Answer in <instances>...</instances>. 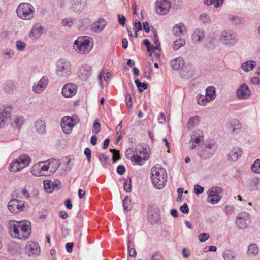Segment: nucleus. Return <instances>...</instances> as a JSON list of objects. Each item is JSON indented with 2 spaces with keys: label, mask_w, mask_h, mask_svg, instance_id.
<instances>
[{
  "label": "nucleus",
  "mask_w": 260,
  "mask_h": 260,
  "mask_svg": "<svg viewBox=\"0 0 260 260\" xmlns=\"http://www.w3.org/2000/svg\"><path fill=\"white\" fill-rule=\"evenodd\" d=\"M52 187H53V190L54 189L59 190L61 187V182L58 179L55 180L53 182H52Z\"/></svg>",
  "instance_id": "obj_64"
},
{
  "label": "nucleus",
  "mask_w": 260,
  "mask_h": 260,
  "mask_svg": "<svg viewBox=\"0 0 260 260\" xmlns=\"http://www.w3.org/2000/svg\"><path fill=\"white\" fill-rule=\"evenodd\" d=\"M251 95V90L245 83L241 84L236 91V95L239 100H247Z\"/></svg>",
  "instance_id": "obj_16"
},
{
  "label": "nucleus",
  "mask_w": 260,
  "mask_h": 260,
  "mask_svg": "<svg viewBox=\"0 0 260 260\" xmlns=\"http://www.w3.org/2000/svg\"><path fill=\"white\" fill-rule=\"evenodd\" d=\"M10 107H6L0 110V129L4 128L10 120L11 113L9 111Z\"/></svg>",
  "instance_id": "obj_19"
},
{
  "label": "nucleus",
  "mask_w": 260,
  "mask_h": 260,
  "mask_svg": "<svg viewBox=\"0 0 260 260\" xmlns=\"http://www.w3.org/2000/svg\"><path fill=\"white\" fill-rule=\"evenodd\" d=\"M198 155L201 159L205 160L210 158L213 155V153L202 146H199L198 149Z\"/></svg>",
  "instance_id": "obj_28"
},
{
  "label": "nucleus",
  "mask_w": 260,
  "mask_h": 260,
  "mask_svg": "<svg viewBox=\"0 0 260 260\" xmlns=\"http://www.w3.org/2000/svg\"><path fill=\"white\" fill-rule=\"evenodd\" d=\"M210 238V235L208 233H203L198 235V239L199 241L203 243L205 242Z\"/></svg>",
  "instance_id": "obj_60"
},
{
  "label": "nucleus",
  "mask_w": 260,
  "mask_h": 260,
  "mask_svg": "<svg viewBox=\"0 0 260 260\" xmlns=\"http://www.w3.org/2000/svg\"><path fill=\"white\" fill-rule=\"evenodd\" d=\"M24 123L23 118L21 116H17L15 117L11 123L12 127L17 130L20 129Z\"/></svg>",
  "instance_id": "obj_35"
},
{
  "label": "nucleus",
  "mask_w": 260,
  "mask_h": 260,
  "mask_svg": "<svg viewBox=\"0 0 260 260\" xmlns=\"http://www.w3.org/2000/svg\"><path fill=\"white\" fill-rule=\"evenodd\" d=\"M205 36V31L202 28H197L192 35V42L195 44H199L203 40Z\"/></svg>",
  "instance_id": "obj_25"
},
{
  "label": "nucleus",
  "mask_w": 260,
  "mask_h": 260,
  "mask_svg": "<svg viewBox=\"0 0 260 260\" xmlns=\"http://www.w3.org/2000/svg\"><path fill=\"white\" fill-rule=\"evenodd\" d=\"M125 103L127 108L130 109L132 108L133 104L132 101V97L129 93H126L125 96Z\"/></svg>",
  "instance_id": "obj_62"
},
{
  "label": "nucleus",
  "mask_w": 260,
  "mask_h": 260,
  "mask_svg": "<svg viewBox=\"0 0 260 260\" xmlns=\"http://www.w3.org/2000/svg\"><path fill=\"white\" fill-rule=\"evenodd\" d=\"M223 1L224 0H204V3L207 5H213L214 7L218 8L222 5Z\"/></svg>",
  "instance_id": "obj_42"
},
{
  "label": "nucleus",
  "mask_w": 260,
  "mask_h": 260,
  "mask_svg": "<svg viewBox=\"0 0 260 260\" xmlns=\"http://www.w3.org/2000/svg\"><path fill=\"white\" fill-rule=\"evenodd\" d=\"M160 220V216L156 213L152 214L151 216L149 217V220L152 224H156L158 223Z\"/></svg>",
  "instance_id": "obj_49"
},
{
  "label": "nucleus",
  "mask_w": 260,
  "mask_h": 260,
  "mask_svg": "<svg viewBox=\"0 0 260 260\" xmlns=\"http://www.w3.org/2000/svg\"><path fill=\"white\" fill-rule=\"evenodd\" d=\"M256 65V62L254 60H248L243 63L241 65L242 69L246 72H248L251 71Z\"/></svg>",
  "instance_id": "obj_33"
},
{
  "label": "nucleus",
  "mask_w": 260,
  "mask_h": 260,
  "mask_svg": "<svg viewBox=\"0 0 260 260\" xmlns=\"http://www.w3.org/2000/svg\"><path fill=\"white\" fill-rule=\"evenodd\" d=\"M123 206L124 209L126 211L131 210V198L128 196H126L123 201Z\"/></svg>",
  "instance_id": "obj_46"
},
{
  "label": "nucleus",
  "mask_w": 260,
  "mask_h": 260,
  "mask_svg": "<svg viewBox=\"0 0 260 260\" xmlns=\"http://www.w3.org/2000/svg\"><path fill=\"white\" fill-rule=\"evenodd\" d=\"M219 39L223 45L232 46L237 42V35L232 30H225L221 32Z\"/></svg>",
  "instance_id": "obj_10"
},
{
  "label": "nucleus",
  "mask_w": 260,
  "mask_h": 260,
  "mask_svg": "<svg viewBox=\"0 0 260 260\" xmlns=\"http://www.w3.org/2000/svg\"><path fill=\"white\" fill-rule=\"evenodd\" d=\"M155 5L156 13L161 15L167 14L171 7L170 3L168 0H157Z\"/></svg>",
  "instance_id": "obj_15"
},
{
  "label": "nucleus",
  "mask_w": 260,
  "mask_h": 260,
  "mask_svg": "<svg viewBox=\"0 0 260 260\" xmlns=\"http://www.w3.org/2000/svg\"><path fill=\"white\" fill-rule=\"evenodd\" d=\"M229 19L230 21L234 24H239L242 22V19L241 17L235 16V15H231L229 17Z\"/></svg>",
  "instance_id": "obj_54"
},
{
  "label": "nucleus",
  "mask_w": 260,
  "mask_h": 260,
  "mask_svg": "<svg viewBox=\"0 0 260 260\" xmlns=\"http://www.w3.org/2000/svg\"><path fill=\"white\" fill-rule=\"evenodd\" d=\"M135 83L139 91L142 92L146 90L147 88V85L145 83L141 82L139 79H136L135 81Z\"/></svg>",
  "instance_id": "obj_47"
},
{
  "label": "nucleus",
  "mask_w": 260,
  "mask_h": 260,
  "mask_svg": "<svg viewBox=\"0 0 260 260\" xmlns=\"http://www.w3.org/2000/svg\"><path fill=\"white\" fill-rule=\"evenodd\" d=\"M16 135L14 133H6L3 135V137L1 139L0 141L2 142H8L16 139Z\"/></svg>",
  "instance_id": "obj_40"
},
{
  "label": "nucleus",
  "mask_w": 260,
  "mask_h": 260,
  "mask_svg": "<svg viewBox=\"0 0 260 260\" xmlns=\"http://www.w3.org/2000/svg\"><path fill=\"white\" fill-rule=\"evenodd\" d=\"M203 141L204 136L203 132L200 130L194 131L189 142L190 144H191L190 149L192 150L194 149L197 146H199L200 143Z\"/></svg>",
  "instance_id": "obj_18"
},
{
  "label": "nucleus",
  "mask_w": 260,
  "mask_h": 260,
  "mask_svg": "<svg viewBox=\"0 0 260 260\" xmlns=\"http://www.w3.org/2000/svg\"><path fill=\"white\" fill-rule=\"evenodd\" d=\"M132 180L131 178H128L125 180L123 188L126 192H130L132 190Z\"/></svg>",
  "instance_id": "obj_50"
},
{
  "label": "nucleus",
  "mask_w": 260,
  "mask_h": 260,
  "mask_svg": "<svg viewBox=\"0 0 260 260\" xmlns=\"http://www.w3.org/2000/svg\"><path fill=\"white\" fill-rule=\"evenodd\" d=\"M59 166L55 159L48 160L45 162H39L33 165L31 173L35 177L49 176L54 173Z\"/></svg>",
  "instance_id": "obj_2"
},
{
  "label": "nucleus",
  "mask_w": 260,
  "mask_h": 260,
  "mask_svg": "<svg viewBox=\"0 0 260 260\" xmlns=\"http://www.w3.org/2000/svg\"><path fill=\"white\" fill-rule=\"evenodd\" d=\"M204 190V188L203 186H201V185H199L198 184H196L194 186V193L196 195H199L201 194L203 192Z\"/></svg>",
  "instance_id": "obj_63"
},
{
  "label": "nucleus",
  "mask_w": 260,
  "mask_h": 260,
  "mask_svg": "<svg viewBox=\"0 0 260 260\" xmlns=\"http://www.w3.org/2000/svg\"><path fill=\"white\" fill-rule=\"evenodd\" d=\"M44 31V27L40 24H36L34 26L31 30L29 36L30 37H40Z\"/></svg>",
  "instance_id": "obj_30"
},
{
  "label": "nucleus",
  "mask_w": 260,
  "mask_h": 260,
  "mask_svg": "<svg viewBox=\"0 0 260 260\" xmlns=\"http://www.w3.org/2000/svg\"><path fill=\"white\" fill-rule=\"evenodd\" d=\"M151 179L156 188L162 189L166 186L168 179L166 169L159 165H154L151 170Z\"/></svg>",
  "instance_id": "obj_4"
},
{
  "label": "nucleus",
  "mask_w": 260,
  "mask_h": 260,
  "mask_svg": "<svg viewBox=\"0 0 260 260\" xmlns=\"http://www.w3.org/2000/svg\"><path fill=\"white\" fill-rule=\"evenodd\" d=\"M127 159H129L133 165L142 166L149 159L150 155L146 148L142 147L139 149L129 148L125 152Z\"/></svg>",
  "instance_id": "obj_3"
},
{
  "label": "nucleus",
  "mask_w": 260,
  "mask_h": 260,
  "mask_svg": "<svg viewBox=\"0 0 260 260\" xmlns=\"http://www.w3.org/2000/svg\"><path fill=\"white\" fill-rule=\"evenodd\" d=\"M250 223V216L246 212L239 213L235 219V224L239 229H244L247 228Z\"/></svg>",
  "instance_id": "obj_12"
},
{
  "label": "nucleus",
  "mask_w": 260,
  "mask_h": 260,
  "mask_svg": "<svg viewBox=\"0 0 260 260\" xmlns=\"http://www.w3.org/2000/svg\"><path fill=\"white\" fill-rule=\"evenodd\" d=\"M107 25V22L104 18H99L91 25V30L95 33L102 32Z\"/></svg>",
  "instance_id": "obj_22"
},
{
  "label": "nucleus",
  "mask_w": 260,
  "mask_h": 260,
  "mask_svg": "<svg viewBox=\"0 0 260 260\" xmlns=\"http://www.w3.org/2000/svg\"><path fill=\"white\" fill-rule=\"evenodd\" d=\"M9 210L14 214L18 213L26 210V202L16 199H11L8 203Z\"/></svg>",
  "instance_id": "obj_11"
},
{
  "label": "nucleus",
  "mask_w": 260,
  "mask_h": 260,
  "mask_svg": "<svg viewBox=\"0 0 260 260\" xmlns=\"http://www.w3.org/2000/svg\"><path fill=\"white\" fill-rule=\"evenodd\" d=\"M48 83V78L46 76H43L37 83L34 84L32 91L37 94L41 93L46 88Z\"/></svg>",
  "instance_id": "obj_17"
},
{
  "label": "nucleus",
  "mask_w": 260,
  "mask_h": 260,
  "mask_svg": "<svg viewBox=\"0 0 260 260\" xmlns=\"http://www.w3.org/2000/svg\"><path fill=\"white\" fill-rule=\"evenodd\" d=\"M224 260H233L235 257V252L232 250H226L222 254Z\"/></svg>",
  "instance_id": "obj_41"
},
{
  "label": "nucleus",
  "mask_w": 260,
  "mask_h": 260,
  "mask_svg": "<svg viewBox=\"0 0 260 260\" xmlns=\"http://www.w3.org/2000/svg\"><path fill=\"white\" fill-rule=\"evenodd\" d=\"M62 24L64 26L71 27L74 25V21L72 18H66L62 20Z\"/></svg>",
  "instance_id": "obj_61"
},
{
  "label": "nucleus",
  "mask_w": 260,
  "mask_h": 260,
  "mask_svg": "<svg viewBox=\"0 0 260 260\" xmlns=\"http://www.w3.org/2000/svg\"><path fill=\"white\" fill-rule=\"evenodd\" d=\"M93 39L88 36H80L74 41V48L80 54L89 53L93 47Z\"/></svg>",
  "instance_id": "obj_5"
},
{
  "label": "nucleus",
  "mask_w": 260,
  "mask_h": 260,
  "mask_svg": "<svg viewBox=\"0 0 260 260\" xmlns=\"http://www.w3.org/2000/svg\"><path fill=\"white\" fill-rule=\"evenodd\" d=\"M17 16L21 19L29 20L34 16L35 8L29 3H23L18 5L16 9Z\"/></svg>",
  "instance_id": "obj_8"
},
{
  "label": "nucleus",
  "mask_w": 260,
  "mask_h": 260,
  "mask_svg": "<svg viewBox=\"0 0 260 260\" xmlns=\"http://www.w3.org/2000/svg\"><path fill=\"white\" fill-rule=\"evenodd\" d=\"M8 251L12 255H15L20 251V247L14 242H11L8 244Z\"/></svg>",
  "instance_id": "obj_34"
},
{
  "label": "nucleus",
  "mask_w": 260,
  "mask_h": 260,
  "mask_svg": "<svg viewBox=\"0 0 260 260\" xmlns=\"http://www.w3.org/2000/svg\"><path fill=\"white\" fill-rule=\"evenodd\" d=\"M92 68L91 66L84 64L78 69V76L82 81H87L91 76Z\"/></svg>",
  "instance_id": "obj_14"
},
{
  "label": "nucleus",
  "mask_w": 260,
  "mask_h": 260,
  "mask_svg": "<svg viewBox=\"0 0 260 260\" xmlns=\"http://www.w3.org/2000/svg\"><path fill=\"white\" fill-rule=\"evenodd\" d=\"M200 20L203 23H209L210 22V18L208 14H202L200 16Z\"/></svg>",
  "instance_id": "obj_59"
},
{
  "label": "nucleus",
  "mask_w": 260,
  "mask_h": 260,
  "mask_svg": "<svg viewBox=\"0 0 260 260\" xmlns=\"http://www.w3.org/2000/svg\"><path fill=\"white\" fill-rule=\"evenodd\" d=\"M144 44L146 46L148 52L150 53V56H151L152 54V51L154 50L153 49V45H151V43L148 39L144 40Z\"/></svg>",
  "instance_id": "obj_55"
},
{
  "label": "nucleus",
  "mask_w": 260,
  "mask_h": 260,
  "mask_svg": "<svg viewBox=\"0 0 260 260\" xmlns=\"http://www.w3.org/2000/svg\"><path fill=\"white\" fill-rule=\"evenodd\" d=\"M7 228L10 236L17 240H26L31 233V224L27 221L10 220L7 222Z\"/></svg>",
  "instance_id": "obj_1"
},
{
  "label": "nucleus",
  "mask_w": 260,
  "mask_h": 260,
  "mask_svg": "<svg viewBox=\"0 0 260 260\" xmlns=\"http://www.w3.org/2000/svg\"><path fill=\"white\" fill-rule=\"evenodd\" d=\"M204 147L213 154L215 153L217 148L216 144L213 140L205 142L204 144Z\"/></svg>",
  "instance_id": "obj_37"
},
{
  "label": "nucleus",
  "mask_w": 260,
  "mask_h": 260,
  "mask_svg": "<svg viewBox=\"0 0 260 260\" xmlns=\"http://www.w3.org/2000/svg\"><path fill=\"white\" fill-rule=\"evenodd\" d=\"M200 119L199 116H196L190 118L188 121V128L191 129L198 125L199 123Z\"/></svg>",
  "instance_id": "obj_38"
},
{
  "label": "nucleus",
  "mask_w": 260,
  "mask_h": 260,
  "mask_svg": "<svg viewBox=\"0 0 260 260\" xmlns=\"http://www.w3.org/2000/svg\"><path fill=\"white\" fill-rule=\"evenodd\" d=\"M101 131V125L98 120L94 121L92 127V132L94 134H97Z\"/></svg>",
  "instance_id": "obj_58"
},
{
  "label": "nucleus",
  "mask_w": 260,
  "mask_h": 260,
  "mask_svg": "<svg viewBox=\"0 0 260 260\" xmlns=\"http://www.w3.org/2000/svg\"><path fill=\"white\" fill-rule=\"evenodd\" d=\"M44 189L46 192L51 193L53 191L52 181L50 180H45L43 182Z\"/></svg>",
  "instance_id": "obj_45"
},
{
  "label": "nucleus",
  "mask_w": 260,
  "mask_h": 260,
  "mask_svg": "<svg viewBox=\"0 0 260 260\" xmlns=\"http://www.w3.org/2000/svg\"><path fill=\"white\" fill-rule=\"evenodd\" d=\"M172 31L174 35L179 37L186 32V27L184 23H179L173 26Z\"/></svg>",
  "instance_id": "obj_27"
},
{
  "label": "nucleus",
  "mask_w": 260,
  "mask_h": 260,
  "mask_svg": "<svg viewBox=\"0 0 260 260\" xmlns=\"http://www.w3.org/2000/svg\"><path fill=\"white\" fill-rule=\"evenodd\" d=\"M253 172L260 173V159H257L251 167Z\"/></svg>",
  "instance_id": "obj_51"
},
{
  "label": "nucleus",
  "mask_w": 260,
  "mask_h": 260,
  "mask_svg": "<svg viewBox=\"0 0 260 260\" xmlns=\"http://www.w3.org/2000/svg\"><path fill=\"white\" fill-rule=\"evenodd\" d=\"M77 123L78 121L76 119L69 116H64L61 119V126L65 134H69Z\"/></svg>",
  "instance_id": "obj_13"
},
{
  "label": "nucleus",
  "mask_w": 260,
  "mask_h": 260,
  "mask_svg": "<svg viewBox=\"0 0 260 260\" xmlns=\"http://www.w3.org/2000/svg\"><path fill=\"white\" fill-rule=\"evenodd\" d=\"M35 127L37 132L43 135L46 133V123L42 119L37 120L35 123Z\"/></svg>",
  "instance_id": "obj_31"
},
{
  "label": "nucleus",
  "mask_w": 260,
  "mask_h": 260,
  "mask_svg": "<svg viewBox=\"0 0 260 260\" xmlns=\"http://www.w3.org/2000/svg\"><path fill=\"white\" fill-rule=\"evenodd\" d=\"M181 72V76L184 79H189L194 75L195 68L193 65L187 63Z\"/></svg>",
  "instance_id": "obj_24"
},
{
  "label": "nucleus",
  "mask_w": 260,
  "mask_h": 260,
  "mask_svg": "<svg viewBox=\"0 0 260 260\" xmlns=\"http://www.w3.org/2000/svg\"><path fill=\"white\" fill-rule=\"evenodd\" d=\"M222 189L218 186H214L210 188L207 191V202L212 205L217 204L221 199L220 194L222 192Z\"/></svg>",
  "instance_id": "obj_9"
},
{
  "label": "nucleus",
  "mask_w": 260,
  "mask_h": 260,
  "mask_svg": "<svg viewBox=\"0 0 260 260\" xmlns=\"http://www.w3.org/2000/svg\"><path fill=\"white\" fill-rule=\"evenodd\" d=\"M87 7V3L85 0H75L73 4L74 11L80 12L84 10Z\"/></svg>",
  "instance_id": "obj_29"
},
{
  "label": "nucleus",
  "mask_w": 260,
  "mask_h": 260,
  "mask_svg": "<svg viewBox=\"0 0 260 260\" xmlns=\"http://www.w3.org/2000/svg\"><path fill=\"white\" fill-rule=\"evenodd\" d=\"M77 86L73 83H67L62 88V94L65 98H72L77 92Z\"/></svg>",
  "instance_id": "obj_20"
},
{
  "label": "nucleus",
  "mask_w": 260,
  "mask_h": 260,
  "mask_svg": "<svg viewBox=\"0 0 260 260\" xmlns=\"http://www.w3.org/2000/svg\"><path fill=\"white\" fill-rule=\"evenodd\" d=\"M25 251L28 256H35L40 253V248L37 242L31 241L27 244L25 248Z\"/></svg>",
  "instance_id": "obj_21"
},
{
  "label": "nucleus",
  "mask_w": 260,
  "mask_h": 260,
  "mask_svg": "<svg viewBox=\"0 0 260 260\" xmlns=\"http://www.w3.org/2000/svg\"><path fill=\"white\" fill-rule=\"evenodd\" d=\"M110 150L112 152L113 161L115 162L118 160L120 158L119 151L115 149H111Z\"/></svg>",
  "instance_id": "obj_56"
},
{
  "label": "nucleus",
  "mask_w": 260,
  "mask_h": 260,
  "mask_svg": "<svg viewBox=\"0 0 260 260\" xmlns=\"http://www.w3.org/2000/svg\"><path fill=\"white\" fill-rule=\"evenodd\" d=\"M185 40L183 38H180L174 41L173 45V48L174 50H177L181 47L184 46L185 44Z\"/></svg>",
  "instance_id": "obj_43"
},
{
  "label": "nucleus",
  "mask_w": 260,
  "mask_h": 260,
  "mask_svg": "<svg viewBox=\"0 0 260 260\" xmlns=\"http://www.w3.org/2000/svg\"><path fill=\"white\" fill-rule=\"evenodd\" d=\"M185 65L184 59L182 57H177L170 62L171 68L176 71H179L183 69Z\"/></svg>",
  "instance_id": "obj_26"
},
{
  "label": "nucleus",
  "mask_w": 260,
  "mask_h": 260,
  "mask_svg": "<svg viewBox=\"0 0 260 260\" xmlns=\"http://www.w3.org/2000/svg\"><path fill=\"white\" fill-rule=\"evenodd\" d=\"M196 100L198 104L200 106H205L207 103L210 102L206 96L201 94H198L196 96Z\"/></svg>",
  "instance_id": "obj_39"
},
{
  "label": "nucleus",
  "mask_w": 260,
  "mask_h": 260,
  "mask_svg": "<svg viewBox=\"0 0 260 260\" xmlns=\"http://www.w3.org/2000/svg\"><path fill=\"white\" fill-rule=\"evenodd\" d=\"M72 66L66 59H60L56 63L55 72L57 76L62 78H68L72 74Z\"/></svg>",
  "instance_id": "obj_7"
},
{
  "label": "nucleus",
  "mask_w": 260,
  "mask_h": 260,
  "mask_svg": "<svg viewBox=\"0 0 260 260\" xmlns=\"http://www.w3.org/2000/svg\"><path fill=\"white\" fill-rule=\"evenodd\" d=\"M243 153L241 148L238 147H233L228 154V160L235 162L241 158Z\"/></svg>",
  "instance_id": "obj_23"
},
{
  "label": "nucleus",
  "mask_w": 260,
  "mask_h": 260,
  "mask_svg": "<svg viewBox=\"0 0 260 260\" xmlns=\"http://www.w3.org/2000/svg\"><path fill=\"white\" fill-rule=\"evenodd\" d=\"M31 162V159L28 155L22 154L11 162L9 169L12 172H17L28 167Z\"/></svg>",
  "instance_id": "obj_6"
},
{
  "label": "nucleus",
  "mask_w": 260,
  "mask_h": 260,
  "mask_svg": "<svg viewBox=\"0 0 260 260\" xmlns=\"http://www.w3.org/2000/svg\"><path fill=\"white\" fill-rule=\"evenodd\" d=\"M16 46L18 50L23 51L26 47V44L20 40H18L16 42Z\"/></svg>",
  "instance_id": "obj_57"
},
{
  "label": "nucleus",
  "mask_w": 260,
  "mask_h": 260,
  "mask_svg": "<svg viewBox=\"0 0 260 260\" xmlns=\"http://www.w3.org/2000/svg\"><path fill=\"white\" fill-rule=\"evenodd\" d=\"M15 88L13 82L10 80L7 81L4 84V90L8 93H11Z\"/></svg>",
  "instance_id": "obj_44"
},
{
  "label": "nucleus",
  "mask_w": 260,
  "mask_h": 260,
  "mask_svg": "<svg viewBox=\"0 0 260 260\" xmlns=\"http://www.w3.org/2000/svg\"><path fill=\"white\" fill-rule=\"evenodd\" d=\"M231 127L233 132L241 128V124L239 120H234L231 122Z\"/></svg>",
  "instance_id": "obj_48"
},
{
  "label": "nucleus",
  "mask_w": 260,
  "mask_h": 260,
  "mask_svg": "<svg viewBox=\"0 0 260 260\" xmlns=\"http://www.w3.org/2000/svg\"><path fill=\"white\" fill-rule=\"evenodd\" d=\"M99 159L103 166H105L108 164L109 158L104 154H100Z\"/></svg>",
  "instance_id": "obj_53"
},
{
  "label": "nucleus",
  "mask_w": 260,
  "mask_h": 260,
  "mask_svg": "<svg viewBox=\"0 0 260 260\" xmlns=\"http://www.w3.org/2000/svg\"><path fill=\"white\" fill-rule=\"evenodd\" d=\"M259 248L256 244H251L248 246L247 253L248 255L255 256L257 255Z\"/></svg>",
  "instance_id": "obj_36"
},
{
  "label": "nucleus",
  "mask_w": 260,
  "mask_h": 260,
  "mask_svg": "<svg viewBox=\"0 0 260 260\" xmlns=\"http://www.w3.org/2000/svg\"><path fill=\"white\" fill-rule=\"evenodd\" d=\"M154 43L155 44V46H153V49L155 50H160V44L159 41L158 37L156 32H154Z\"/></svg>",
  "instance_id": "obj_52"
},
{
  "label": "nucleus",
  "mask_w": 260,
  "mask_h": 260,
  "mask_svg": "<svg viewBox=\"0 0 260 260\" xmlns=\"http://www.w3.org/2000/svg\"><path fill=\"white\" fill-rule=\"evenodd\" d=\"M205 95L210 102L213 101L216 98V89L215 87L210 86L206 89Z\"/></svg>",
  "instance_id": "obj_32"
}]
</instances>
